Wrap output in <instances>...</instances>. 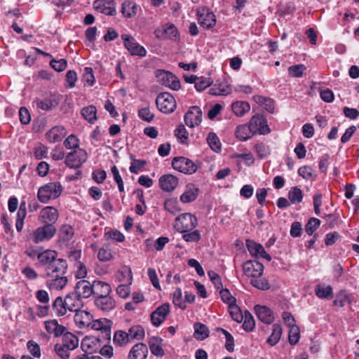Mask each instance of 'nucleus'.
Wrapping results in <instances>:
<instances>
[{
	"instance_id": "1",
	"label": "nucleus",
	"mask_w": 359,
	"mask_h": 359,
	"mask_svg": "<svg viewBox=\"0 0 359 359\" xmlns=\"http://www.w3.org/2000/svg\"><path fill=\"white\" fill-rule=\"evenodd\" d=\"M62 190L63 188L60 182H49L39 188L37 198L40 202L48 203L50 200L57 198Z\"/></svg>"
},
{
	"instance_id": "2",
	"label": "nucleus",
	"mask_w": 359,
	"mask_h": 359,
	"mask_svg": "<svg viewBox=\"0 0 359 359\" xmlns=\"http://www.w3.org/2000/svg\"><path fill=\"white\" fill-rule=\"evenodd\" d=\"M198 225L197 218L191 213H183L175 218V228L179 232L193 230Z\"/></svg>"
},
{
	"instance_id": "3",
	"label": "nucleus",
	"mask_w": 359,
	"mask_h": 359,
	"mask_svg": "<svg viewBox=\"0 0 359 359\" xmlns=\"http://www.w3.org/2000/svg\"><path fill=\"white\" fill-rule=\"evenodd\" d=\"M172 166L175 170L187 175L194 174L198 168L195 163L184 156L175 157L172 161Z\"/></svg>"
},
{
	"instance_id": "4",
	"label": "nucleus",
	"mask_w": 359,
	"mask_h": 359,
	"mask_svg": "<svg viewBox=\"0 0 359 359\" xmlns=\"http://www.w3.org/2000/svg\"><path fill=\"white\" fill-rule=\"evenodd\" d=\"M157 108L163 113H172L176 108L177 104L175 97L169 93H161L156 99Z\"/></svg>"
},
{
	"instance_id": "5",
	"label": "nucleus",
	"mask_w": 359,
	"mask_h": 359,
	"mask_svg": "<svg viewBox=\"0 0 359 359\" xmlns=\"http://www.w3.org/2000/svg\"><path fill=\"white\" fill-rule=\"evenodd\" d=\"M88 159L87 152L81 148L75 149L67 154L65 158V163L70 168H79Z\"/></svg>"
},
{
	"instance_id": "6",
	"label": "nucleus",
	"mask_w": 359,
	"mask_h": 359,
	"mask_svg": "<svg viewBox=\"0 0 359 359\" xmlns=\"http://www.w3.org/2000/svg\"><path fill=\"white\" fill-rule=\"evenodd\" d=\"M112 321L107 318H101L99 320H92L90 327L95 330L100 331L101 336H99L102 341H109L111 339V329Z\"/></svg>"
},
{
	"instance_id": "7",
	"label": "nucleus",
	"mask_w": 359,
	"mask_h": 359,
	"mask_svg": "<svg viewBox=\"0 0 359 359\" xmlns=\"http://www.w3.org/2000/svg\"><path fill=\"white\" fill-rule=\"evenodd\" d=\"M56 229L52 224H44L38 227L33 233V241L35 243L50 240L55 234Z\"/></svg>"
},
{
	"instance_id": "8",
	"label": "nucleus",
	"mask_w": 359,
	"mask_h": 359,
	"mask_svg": "<svg viewBox=\"0 0 359 359\" xmlns=\"http://www.w3.org/2000/svg\"><path fill=\"white\" fill-rule=\"evenodd\" d=\"M156 76L162 85L174 90H177L180 88V80L171 72L164 70H158Z\"/></svg>"
},
{
	"instance_id": "9",
	"label": "nucleus",
	"mask_w": 359,
	"mask_h": 359,
	"mask_svg": "<svg viewBox=\"0 0 359 359\" xmlns=\"http://www.w3.org/2000/svg\"><path fill=\"white\" fill-rule=\"evenodd\" d=\"M156 38L162 40L170 39L176 41L179 38V32L176 27L172 24H166L158 27L154 31Z\"/></svg>"
},
{
	"instance_id": "10",
	"label": "nucleus",
	"mask_w": 359,
	"mask_h": 359,
	"mask_svg": "<svg viewBox=\"0 0 359 359\" xmlns=\"http://www.w3.org/2000/svg\"><path fill=\"white\" fill-rule=\"evenodd\" d=\"M248 125L254 134L265 135L270 132L266 119L262 115L257 114L253 116Z\"/></svg>"
},
{
	"instance_id": "11",
	"label": "nucleus",
	"mask_w": 359,
	"mask_h": 359,
	"mask_svg": "<svg viewBox=\"0 0 359 359\" xmlns=\"http://www.w3.org/2000/svg\"><path fill=\"white\" fill-rule=\"evenodd\" d=\"M95 307L102 311L109 312L116 306V302L110 294L94 299Z\"/></svg>"
},
{
	"instance_id": "12",
	"label": "nucleus",
	"mask_w": 359,
	"mask_h": 359,
	"mask_svg": "<svg viewBox=\"0 0 359 359\" xmlns=\"http://www.w3.org/2000/svg\"><path fill=\"white\" fill-rule=\"evenodd\" d=\"M244 273L249 277L259 278L264 271V266L256 260H248L243 265Z\"/></svg>"
},
{
	"instance_id": "13",
	"label": "nucleus",
	"mask_w": 359,
	"mask_h": 359,
	"mask_svg": "<svg viewBox=\"0 0 359 359\" xmlns=\"http://www.w3.org/2000/svg\"><path fill=\"white\" fill-rule=\"evenodd\" d=\"M198 23L206 29L213 27L216 24L215 14L208 9L203 8L197 12Z\"/></svg>"
},
{
	"instance_id": "14",
	"label": "nucleus",
	"mask_w": 359,
	"mask_h": 359,
	"mask_svg": "<svg viewBox=\"0 0 359 359\" xmlns=\"http://www.w3.org/2000/svg\"><path fill=\"white\" fill-rule=\"evenodd\" d=\"M202 121V111L197 106L191 107L184 115V122L190 128L198 126Z\"/></svg>"
},
{
	"instance_id": "15",
	"label": "nucleus",
	"mask_w": 359,
	"mask_h": 359,
	"mask_svg": "<svg viewBox=\"0 0 359 359\" xmlns=\"http://www.w3.org/2000/svg\"><path fill=\"white\" fill-rule=\"evenodd\" d=\"M59 217L58 211L53 206H46L41 210L39 215V221L44 224L56 222Z\"/></svg>"
},
{
	"instance_id": "16",
	"label": "nucleus",
	"mask_w": 359,
	"mask_h": 359,
	"mask_svg": "<svg viewBox=\"0 0 359 359\" xmlns=\"http://www.w3.org/2000/svg\"><path fill=\"white\" fill-rule=\"evenodd\" d=\"M246 247L252 257L264 258L269 262L271 260V257L266 252L261 244L248 239L246 241Z\"/></svg>"
},
{
	"instance_id": "17",
	"label": "nucleus",
	"mask_w": 359,
	"mask_h": 359,
	"mask_svg": "<svg viewBox=\"0 0 359 359\" xmlns=\"http://www.w3.org/2000/svg\"><path fill=\"white\" fill-rule=\"evenodd\" d=\"M94 9L107 15L116 14L115 4L113 0H95L93 3Z\"/></svg>"
},
{
	"instance_id": "18",
	"label": "nucleus",
	"mask_w": 359,
	"mask_h": 359,
	"mask_svg": "<svg viewBox=\"0 0 359 359\" xmlns=\"http://www.w3.org/2000/svg\"><path fill=\"white\" fill-rule=\"evenodd\" d=\"M170 312V305L168 303L163 304L159 306L151 314V321L153 325L159 326L166 318Z\"/></svg>"
},
{
	"instance_id": "19",
	"label": "nucleus",
	"mask_w": 359,
	"mask_h": 359,
	"mask_svg": "<svg viewBox=\"0 0 359 359\" xmlns=\"http://www.w3.org/2000/svg\"><path fill=\"white\" fill-rule=\"evenodd\" d=\"M134 326L129 328L128 332L123 330H117L114 332L113 341L116 346H123L135 339V333H133Z\"/></svg>"
},
{
	"instance_id": "20",
	"label": "nucleus",
	"mask_w": 359,
	"mask_h": 359,
	"mask_svg": "<svg viewBox=\"0 0 359 359\" xmlns=\"http://www.w3.org/2000/svg\"><path fill=\"white\" fill-rule=\"evenodd\" d=\"M66 307L69 311L76 312L83 306V302L75 291L69 293L65 297Z\"/></svg>"
},
{
	"instance_id": "21",
	"label": "nucleus",
	"mask_w": 359,
	"mask_h": 359,
	"mask_svg": "<svg viewBox=\"0 0 359 359\" xmlns=\"http://www.w3.org/2000/svg\"><path fill=\"white\" fill-rule=\"evenodd\" d=\"M66 273L60 275V273L46 274L48 278L47 284L49 288L53 290H62L67 283Z\"/></svg>"
},
{
	"instance_id": "22",
	"label": "nucleus",
	"mask_w": 359,
	"mask_h": 359,
	"mask_svg": "<svg viewBox=\"0 0 359 359\" xmlns=\"http://www.w3.org/2000/svg\"><path fill=\"white\" fill-rule=\"evenodd\" d=\"M60 102V95H50L43 100H36V106L42 110H52L55 109Z\"/></svg>"
},
{
	"instance_id": "23",
	"label": "nucleus",
	"mask_w": 359,
	"mask_h": 359,
	"mask_svg": "<svg viewBox=\"0 0 359 359\" xmlns=\"http://www.w3.org/2000/svg\"><path fill=\"white\" fill-rule=\"evenodd\" d=\"M92 320L93 316L90 312L81 309L76 311L74 322L79 328L83 329L90 327Z\"/></svg>"
},
{
	"instance_id": "24",
	"label": "nucleus",
	"mask_w": 359,
	"mask_h": 359,
	"mask_svg": "<svg viewBox=\"0 0 359 359\" xmlns=\"http://www.w3.org/2000/svg\"><path fill=\"white\" fill-rule=\"evenodd\" d=\"M104 341L98 337H86L81 342V347L85 352L92 353L96 352L100 348V342L104 343Z\"/></svg>"
},
{
	"instance_id": "25",
	"label": "nucleus",
	"mask_w": 359,
	"mask_h": 359,
	"mask_svg": "<svg viewBox=\"0 0 359 359\" xmlns=\"http://www.w3.org/2000/svg\"><path fill=\"white\" fill-rule=\"evenodd\" d=\"M74 291L82 299H87L93 295V283L86 280H81L76 283Z\"/></svg>"
},
{
	"instance_id": "26",
	"label": "nucleus",
	"mask_w": 359,
	"mask_h": 359,
	"mask_svg": "<svg viewBox=\"0 0 359 359\" xmlns=\"http://www.w3.org/2000/svg\"><path fill=\"white\" fill-rule=\"evenodd\" d=\"M178 184V179L171 174L164 175L159 179V186L164 191H173Z\"/></svg>"
},
{
	"instance_id": "27",
	"label": "nucleus",
	"mask_w": 359,
	"mask_h": 359,
	"mask_svg": "<svg viewBox=\"0 0 359 359\" xmlns=\"http://www.w3.org/2000/svg\"><path fill=\"white\" fill-rule=\"evenodd\" d=\"M111 292V287L107 283L97 280L93 282V295L94 299L109 294Z\"/></svg>"
},
{
	"instance_id": "28",
	"label": "nucleus",
	"mask_w": 359,
	"mask_h": 359,
	"mask_svg": "<svg viewBox=\"0 0 359 359\" xmlns=\"http://www.w3.org/2000/svg\"><path fill=\"white\" fill-rule=\"evenodd\" d=\"M255 310L257 318L264 323L271 324L274 320L273 311L264 306L257 305Z\"/></svg>"
},
{
	"instance_id": "29",
	"label": "nucleus",
	"mask_w": 359,
	"mask_h": 359,
	"mask_svg": "<svg viewBox=\"0 0 359 359\" xmlns=\"http://www.w3.org/2000/svg\"><path fill=\"white\" fill-rule=\"evenodd\" d=\"M67 267L68 265L65 259L57 257L50 266H48V269H46V274L57 273L62 275L67 273Z\"/></svg>"
},
{
	"instance_id": "30",
	"label": "nucleus",
	"mask_w": 359,
	"mask_h": 359,
	"mask_svg": "<svg viewBox=\"0 0 359 359\" xmlns=\"http://www.w3.org/2000/svg\"><path fill=\"white\" fill-rule=\"evenodd\" d=\"M57 257V253L55 250H47L37 255V259L45 267V270L48 269V266H50Z\"/></svg>"
},
{
	"instance_id": "31",
	"label": "nucleus",
	"mask_w": 359,
	"mask_h": 359,
	"mask_svg": "<svg viewBox=\"0 0 359 359\" xmlns=\"http://www.w3.org/2000/svg\"><path fill=\"white\" fill-rule=\"evenodd\" d=\"M46 331L50 334H53L55 337L62 336L66 332V327L58 324L56 320H50L45 322Z\"/></svg>"
},
{
	"instance_id": "32",
	"label": "nucleus",
	"mask_w": 359,
	"mask_h": 359,
	"mask_svg": "<svg viewBox=\"0 0 359 359\" xmlns=\"http://www.w3.org/2000/svg\"><path fill=\"white\" fill-rule=\"evenodd\" d=\"M65 135V128L61 126H55L52 128L46 133V137L48 140L52 143L60 142Z\"/></svg>"
},
{
	"instance_id": "33",
	"label": "nucleus",
	"mask_w": 359,
	"mask_h": 359,
	"mask_svg": "<svg viewBox=\"0 0 359 359\" xmlns=\"http://www.w3.org/2000/svg\"><path fill=\"white\" fill-rule=\"evenodd\" d=\"M198 195V189L196 188L193 184H189L186 187L185 191L181 195L180 201L184 203H191L196 200Z\"/></svg>"
},
{
	"instance_id": "34",
	"label": "nucleus",
	"mask_w": 359,
	"mask_h": 359,
	"mask_svg": "<svg viewBox=\"0 0 359 359\" xmlns=\"http://www.w3.org/2000/svg\"><path fill=\"white\" fill-rule=\"evenodd\" d=\"M231 109L237 116H243L250 109V105L248 102L236 101L231 104Z\"/></svg>"
},
{
	"instance_id": "35",
	"label": "nucleus",
	"mask_w": 359,
	"mask_h": 359,
	"mask_svg": "<svg viewBox=\"0 0 359 359\" xmlns=\"http://www.w3.org/2000/svg\"><path fill=\"white\" fill-rule=\"evenodd\" d=\"M235 135L241 141H246L255 134L252 133V130L248 124H243L237 126Z\"/></svg>"
},
{
	"instance_id": "36",
	"label": "nucleus",
	"mask_w": 359,
	"mask_h": 359,
	"mask_svg": "<svg viewBox=\"0 0 359 359\" xmlns=\"http://www.w3.org/2000/svg\"><path fill=\"white\" fill-rule=\"evenodd\" d=\"M253 100L259 105L264 107V108L271 114L274 111V102L271 98L264 97L262 95H255Z\"/></svg>"
},
{
	"instance_id": "37",
	"label": "nucleus",
	"mask_w": 359,
	"mask_h": 359,
	"mask_svg": "<svg viewBox=\"0 0 359 359\" xmlns=\"http://www.w3.org/2000/svg\"><path fill=\"white\" fill-rule=\"evenodd\" d=\"M52 308L55 315L57 316H62L67 313V311H69L66 307L65 299L61 297H57L55 299V301L53 302Z\"/></svg>"
},
{
	"instance_id": "38",
	"label": "nucleus",
	"mask_w": 359,
	"mask_h": 359,
	"mask_svg": "<svg viewBox=\"0 0 359 359\" xmlns=\"http://www.w3.org/2000/svg\"><path fill=\"white\" fill-rule=\"evenodd\" d=\"M62 337V345L70 350L75 349L79 345V339L70 332H65Z\"/></svg>"
},
{
	"instance_id": "39",
	"label": "nucleus",
	"mask_w": 359,
	"mask_h": 359,
	"mask_svg": "<svg viewBox=\"0 0 359 359\" xmlns=\"http://www.w3.org/2000/svg\"><path fill=\"white\" fill-rule=\"evenodd\" d=\"M194 336L196 339L203 340L208 337L210 332L208 327L205 325L201 323H194Z\"/></svg>"
},
{
	"instance_id": "40",
	"label": "nucleus",
	"mask_w": 359,
	"mask_h": 359,
	"mask_svg": "<svg viewBox=\"0 0 359 359\" xmlns=\"http://www.w3.org/2000/svg\"><path fill=\"white\" fill-rule=\"evenodd\" d=\"M97 109L93 105H90L84 107L81 110V115L90 123H94L97 120Z\"/></svg>"
},
{
	"instance_id": "41",
	"label": "nucleus",
	"mask_w": 359,
	"mask_h": 359,
	"mask_svg": "<svg viewBox=\"0 0 359 359\" xmlns=\"http://www.w3.org/2000/svg\"><path fill=\"white\" fill-rule=\"evenodd\" d=\"M288 199L292 203H300L303 199L302 191L297 187H292L288 192Z\"/></svg>"
},
{
	"instance_id": "42",
	"label": "nucleus",
	"mask_w": 359,
	"mask_h": 359,
	"mask_svg": "<svg viewBox=\"0 0 359 359\" xmlns=\"http://www.w3.org/2000/svg\"><path fill=\"white\" fill-rule=\"evenodd\" d=\"M282 334V327L278 324H275L273 326V332L268 338L267 342L271 345H276L280 340Z\"/></svg>"
},
{
	"instance_id": "43",
	"label": "nucleus",
	"mask_w": 359,
	"mask_h": 359,
	"mask_svg": "<svg viewBox=\"0 0 359 359\" xmlns=\"http://www.w3.org/2000/svg\"><path fill=\"white\" fill-rule=\"evenodd\" d=\"M181 233H182L183 239L187 242L197 243L201 238L200 231L198 230H187V231H183Z\"/></svg>"
},
{
	"instance_id": "44",
	"label": "nucleus",
	"mask_w": 359,
	"mask_h": 359,
	"mask_svg": "<svg viewBox=\"0 0 359 359\" xmlns=\"http://www.w3.org/2000/svg\"><path fill=\"white\" fill-rule=\"evenodd\" d=\"M74 235V231L71 226L62 225L59 231L60 239L64 242L69 241Z\"/></svg>"
},
{
	"instance_id": "45",
	"label": "nucleus",
	"mask_w": 359,
	"mask_h": 359,
	"mask_svg": "<svg viewBox=\"0 0 359 359\" xmlns=\"http://www.w3.org/2000/svg\"><path fill=\"white\" fill-rule=\"evenodd\" d=\"M175 135L182 144L188 143L189 133L184 125H180L175 130Z\"/></svg>"
},
{
	"instance_id": "46",
	"label": "nucleus",
	"mask_w": 359,
	"mask_h": 359,
	"mask_svg": "<svg viewBox=\"0 0 359 359\" xmlns=\"http://www.w3.org/2000/svg\"><path fill=\"white\" fill-rule=\"evenodd\" d=\"M121 13L126 18H131L135 13V2L126 0L121 6Z\"/></svg>"
},
{
	"instance_id": "47",
	"label": "nucleus",
	"mask_w": 359,
	"mask_h": 359,
	"mask_svg": "<svg viewBox=\"0 0 359 359\" xmlns=\"http://www.w3.org/2000/svg\"><path fill=\"white\" fill-rule=\"evenodd\" d=\"M207 142L210 147L215 151L221 150V144L218 137L214 133H210L207 137Z\"/></svg>"
},
{
	"instance_id": "48",
	"label": "nucleus",
	"mask_w": 359,
	"mask_h": 359,
	"mask_svg": "<svg viewBox=\"0 0 359 359\" xmlns=\"http://www.w3.org/2000/svg\"><path fill=\"white\" fill-rule=\"evenodd\" d=\"M218 332H221L226 338L225 348L229 352L231 353L234 350V339L233 336L226 330L219 327L217 330Z\"/></svg>"
},
{
	"instance_id": "49",
	"label": "nucleus",
	"mask_w": 359,
	"mask_h": 359,
	"mask_svg": "<svg viewBox=\"0 0 359 359\" xmlns=\"http://www.w3.org/2000/svg\"><path fill=\"white\" fill-rule=\"evenodd\" d=\"M243 329L247 332H251L255 325V323L254 320V318L252 316V314L248 311H245V313L243 315Z\"/></svg>"
},
{
	"instance_id": "50",
	"label": "nucleus",
	"mask_w": 359,
	"mask_h": 359,
	"mask_svg": "<svg viewBox=\"0 0 359 359\" xmlns=\"http://www.w3.org/2000/svg\"><path fill=\"white\" fill-rule=\"evenodd\" d=\"M121 39L123 41L125 48L132 55H135V39L130 35L123 34L121 36Z\"/></svg>"
},
{
	"instance_id": "51",
	"label": "nucleus",
	"mask_w": 359,
	"mask_h": 359,
	"mask_svg": "<svg viewBox=\"0 0 359 359\" xmlns=\"http://www.w3.org/2000/svg\"><path fill=\"white\" fill-rule=\"evenodd\" d=\"M164 208L172 215H175L180 211L178 202L176 199L170 198L166 200L164 203Z\"/></svg>"
},
{
	"instance_id": "52",
	"label": "nucleus",
	"mask_w": 359,
	"mask_h": 359,
	"mask_svg": "<svg viewBox=\"0 0 359 359\" xmlns=\"http://www.w3.org/2000/svg\"><path fill=\"white\" fill-rule=\"evenodd\" d=\"M320 225V220L319 219L311 217L305 225V231L311 236Z\"/></svg>"
},
{
	"instance_id": "53",
	"label": "nucleus",
	"mask_w": 359,
	"mask_h": 359,
	"mask_svg": "<svg viewBox=\"0 0 359 359\" xmlns=\"http://www.w3.org/2000/svg\"><path fill=\"white\" fill-rule=\"evenodd\" d=\"M158 341V338H153L152 340L149 341V348L154 355L163 356L164 355V351Z\"/></svg>"
},
{
	"instance_id": "54",
	"label": "nucleus",
	"mask_w": 359,
	"mask_h": 359,
	"mask_svg": "<svg viewBox=\"0 0 359 359\" xmlns=\"http://www.w3.org/2000/svg\"><path fill=\"white\" fill-rule=\"evenodd\" d=\"M315 292L319 298H328L332 296V289L330 285L323 287L318 285L316 287Z\"/></svg>"
},
{
	"instance_id": "55",
	"label": "nucleus",
	"mask_w": 359,
	"mask_h": 359,
	"mask_svg": "<svg viewBox=\"0 0 359 359\" xmlns=\"http://www.w3.org/2000/svg\"><path fill=\"white\" fill-rule=\"evenodd\" d=\"M219 294L222 300L229 304V307L236 304V299L232 296L228 289H220Z\"/></svg>"
},
{
	"instance_id": "56",
	"label": "nucleus",
	"mask_w": 359,
	"mask_h": 359,
	"mask_svg": "<svg viewBox=\"0 0 359 359\" xmlns=\"http://www.w3.org/2000/svg\"><path fill=\"white\" fill-rule=\"evenodd\" d=\"M289 342L292 345L296 344L299 339V328L296 325L290 327L288 333Z\"/></svg>"
},
{
	"instance_id": "57",
	"label": "nucleus",
	"mask_w": 359,
	"mask_h": 359,
	"mask_svg": "<svg viewBox=\"0 0 359 359\" xmlns=\"http://www.w3.org/2000/svg\"><path fill=\"white\" fill-rule=\"evenodd\" d=\"M97 258L101 262L109 261L112 258V252L107 246H104L99 250Z\"/></svg>"
},
{
	"instance_id": "58",
	"label": "nucleus",
	"mask_w": 359,
	"mask_h": 359,
	"mask_svg": "<svg viewBox=\"0 0 359 359\" xmlns=\"http://www.w3.org/2000/svg\"><path fill=\"white\" fill-rule=\"evenodd\" d=\"M79 139L74 135H70L64 141V145L67 149H78L79 147Z\"/></svg>"
},
{
	"instance_id": "59",
	"label": "nucleus",
	"mask_w": 359,
	"mask_h": 359,
	"mask_svg": "<svg viewBox=\"0 0 359 359\" xmlns=\"http://www.w3.org/2000/svg\"><path fill=\"white\" fill-rule=\"evenodd\" d=\"M50 65L53 69L58 72L64 71L67 66V62L65 59L55 60L53 59L50 62Z\"/></svg>"
},
{
	"instance_id": "60",
	"label": "nucleus",
	"mask_w": 359,
	"mask_h": 359,
	"mask_svg": "<svg viewBox=\"0 0 359 359\" xmlns=\"http://www.w3.org/2000/svg\"><path fill=\"white\" fill-rule=\"evenodd\" d=\"M212 83V81L210 78L200 77L197 79L195 88L198 91H202L209 87Z\"/></svg>"
},
{
	"instance_id": "61",
	"label": "nucleus",
	"mask_w": 359,
	"mask_h": 359,
	"mask_svg": "<svg viewBox=\"0 0 359 359\" xmlns=\"http://www.w3.org/2000/svg\"><path fill=\"white\" fill-rule=\"evenodd\" d=\"M306 67L304 65H292L288 68V73L292 76L301 77Z\"/></svg>"
},
{
	"instance_id": "62",
	"label": "nucleus",
	"mask_w": 359,
	"mask_h": 359,
	"mask_svg": "<svg viewBox=\"0 0 359 359\" xmlns=\"http://www.w3.org/2000/svg\"><path fill=\"white\" fill-rule=\"evenodd\" d=\"M229 309L230 315L233 320L238 323L243 321V314H242L240 309L236 305V304L229 307Z\"/></svg>"
},
{
	"instance_id": "63",
	"label": "nucleus",
	"mask_w": 359,
	"mask_h": 359,
	"mask_svg": "<svg viewBox=\"0 0 359 359\" xmlns=\"http://www.w3.org/2000/svg\"><path fill=\"white\" fill-rule=\"evenodd\" d=\"M139 117L147 122H151L154 118V114L150 111L149 107H144L138 111Z\"/></svg>"
},
{
	"instance_id": "64",
	"label": "nucleus",
	"mask_w": 359,
	"mask_h": 359,
	"mask_svg": "<svg viewBox=\"0 0 359 359\" xmlns=\"http://www.w3.org/2000/svg\"><path fill=\"white\" fill-rule=\"evenodd\" d=\"M148 353L147 346L142 343L136 344V359H145Z\"/></svg>"
}]
</instances>
